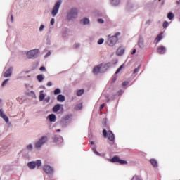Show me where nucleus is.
Wrapping results in <instances>:
<instances>
[{
  "mask_svg": "<svg viewBox=\"0 0 180 180\" xmlns=\"http://www.w3.org/2000/svg\"><path fill=\"white\" fill-rule=\"evenodd\" d=\"M119 36H120V32H116L115 35L112 36L108 35L106 41L108 46L110 47H113V46H115L117 41H119Z\"/></svg>",
  "mask_w": 180,
  "mask_h": 180,
  "instance_id": "f257e3e1",
  "label": "nucleus"
},
{
  "mask_svg": "<svg viewBox=\"0 0 180 180\" xmlns=\"http://www.w3.org/2000/svg\"><path fill=\"white\" fill-rule=\"evenodd\" d=\"M78 16V9L72 8L68 13L67 18L68 20H72V19H75Z\"/></svg>",
  "mask_w": 180,
  "mask_h": 180,
  "instance_id": "f03ea898",
  "label": "nucleus"
},
{
  "mask_svg": "<svg viewBox=\"0 0 180 180\" xmlns=\"http://www.w3.org/2000/svg\"><path fill=\"white\" fill-rule=\"evenodd\" d=\"M103 137L106 139L108 137V140L110 141H115V134L112 131H106V129L103 130Z\"/></svg>",
  "mask_w": 180,
  "mask_h": 180,
  "instance_id": "7ed1b4c3",
  "label": "nucleus"
},
{
  "mask_svg": "<svg viewBox=\"0 0 180 180\" xmlns=\"http://www.w3.org/2000/svg\"><path fill=\"white\" fill-rule=\"evenodd\" d=\"M39 56V49H33L27 53V58H36Z\"/></svg>",
  "mask_w": 180,
  "mask_h": 180,
  "instance_id": "20e7f679",
  "label": "nucleus"
},
{
  "mask_svg": "<svg viewBox=\"0 0 180 180\" xmlns=\"http://www.w3.org/2000/svg\"><path fill=\"white\" fill-rule=\"evenodd\" d=\"M27 166L30 169H34L36 167H41V160H38L36 162H28Z\"/></svg>",
  "mask_w": 180,
  "mask_h": 180,
  "instance_id": "39448f33",
  "label": "nucleus"
},
{
  "mask_svg": "<svg viewBox=\"0 0 180 180\" xmlns=\"http://www.w3.org/2000/svg\"><path fill=\"white\" fill-rule=\"evenodd\" d=\"M48 140L47 136H42L35 144L37 148H41V146L44 144Z\"/></svg>",
  "mask_w": 180,
  "mask_h": 180,
  "instance_id": "423d86ee",
  "label": "nucleus"
},
{
  "mask_svg": "<svg viewBox=\"0 0 180 180\" xmlns=\"http://www.w3.org/2000/svg\"><path fill=\"white\" fill-rule=\"evenodd\" d=\"M60 6H61V1H57L52 10V15L53 17L56 16L57 13H58V9H60Z\"/></svg>",
  "mask_w": 180,
  "mask_h": 180,
  "instance_id": "0eeeda50",
  "label": "nucleus"
},
{
  "mask_svg": "<svg viewBox=\"0 0 180 180\" xmlns=\"http://www.w3.org/2000/svg\"><path fill=\"white\" fill-rule=\"evenodd\" d=\"M110 162H118L119 164H121V165L127 164V161L120 160V158L117 156H114L112 159L110 160Z\"/></svg>",
  "mask_w": 180,
  "mask_h": 180,
  "instance_id": "6e6552de",
  "label": "nucleus"
},
{
  "mask_svg": "<svg viewBox=\"0 0 180 180\" xmlns=\"http://www.w3.org/2000/svg\"><path fill=\"white\" fill-rule=\"evenodd\" d=\"M43 169L46 174H53L54 172V169L50 165H44Z\"/></svg>",
  "mask_w": 180,
  "mask_h": 180,
  "instance_id": "1a4fd4ad",
  "label": "nucleus"
},
{
  "mask_svg": "<svg viewBox=\"0 0 180 180\" xmlns=\"http://www.w3.org/2000/svg\"><path fill=\"white\" fill-rule=\"evenodd\" d=\"M13 70V68H9L5 72L4 75V77H5V78H7L8 77H11V75H12V70Z\"/></svg>",
  "mask_w": 180,
  "mask_h": 180,
  "instance_id": "9d476101",
  "label": "nucleus"
},
{
  "mask_svg": "<svg viewBox=\"0 0 180 180\" xmlns=\"http://www.w3.org/2000/svg\"><path fill=\"white\" fill-rule=\"evenodd\" d=\"M0 116L5 120L6 123H8L9 122V118H8V116L5 115L4 114V110L2 109H0Z\"/></svg>",
  "mask_w": 180,
  "mask_h": 180,
  "instance_id": "9b49d317",
  "label": "nucleus"
},
{
  "mask_svg": "<svg viewBox=\"0 0 180 180\" xmlns=\"http://www.w3.org/2000/svg\"><path fill=\"white\" fill-rule=\"evenodd\" d=\"M167 49H165V46H160L158 48V53L159 54H165V51Z\"/></svg>",
  "mask_w": 180,
  "mask_h": 180,
  "instance_id": "f8f14e48",
  "label": "nucleus"
},
{
  "mask_svg": "<svg viewBox=\"0 0 180 180\" xmlns=\"http://www.w3.org/2000/svg\"><path fill=\"white\" fill-rule=\"evenodd\" d=\"M102 68V65H98V66L94 67L93 69L94 74H99L101 72V68Z\"/></svg>",
  "mask_w": 180,
  "mask_h": 180,
  "instance_id": "ddd939ff",
  "label": "nucleus"
},
{
  "mask_svg": "<svg viewBox=\"0 0 180 180\" xmlns=\"http://www.w3.org/2000/svg\"><path fill=\"white\" fill-rule=\"evenodd\" d=\"M117 56H123L124 54V48L120 46L117 50Z\"/></svg>",
  "mask_w": 180,
  "mask_h": 180,
  "instance_id": "4468645a",
  "label": "nucleus"
},
{
  "mask_svg": "<svg viewBox=\"0 0 180 180\" xmlns=\"http://www.w3.org/2000/svg\"><path fill=\"white\" fill-rule=\"evenodd\" d=\"M150 162L155 168H157V167H158V162H157V160L150 159Z\"/></svg>",
  "mask_w": 180,
  "mask_h": 180,
  "instance_id": "2eb2a0df",
  "label": "nucleus"
},
{
  "mask_svg": "<svg viewBox=\"0 0 180 180\" xmlns=\"http://www.w3.org/2000/svg\"><path fill=\"white\" fill-rule=\"evenodd\" d=\"M57 101L58 102H64L65 101V97L61 94L57 96Z\"/></svg>",
  "mask_w": 180,
  "mask_h": 180,
  "instance_id": "dca6fc26",
  "label": "nucleus"
},
{
  "mask_svg": "<svg viewBox=\"0 0 180 180\" xmlns=\"http://www.w3.org/2000/svg\"><path fill=\"white\" fill-rule=\"evenodd\" d=\"M44 98H46V96L43 93V91H41L40 94H39V101H40V102H43V101H44Z\"/></svg>",
  "mask_w": 180,
  "mask_h": 180,
  "instance_id": "f3484780",
  "label": "nucleus"
},
{
  "mask_svg": "<svg viewBox=\"0 0 180 180\" xmlns=\"http://www.w3.org/2000/svg\"><path fill=\"white\" fill-rule=\"evenodd\" d=\"M49 119L50 122H56V115L51 114L49 115Z\"/></svg>",
  "mask_w": 180,
  "mask_h": 180,
  "instance_id": "a211bd4d",
  "label": "nucleus"
},
{
  "mask_svg": "<svg viewBox=\"0 0 180 180\" xmlns=\"http://www.w3.org/2000/svg\"><path fill=\"white\" fill-rule=\"evenodd\" d=\"M120 4V0H111V5L113 6H117Z\"/></svg>",
  "mask_w": 180,
  "mask_h": 180,
  "instance_id": "6ab92c4d",
  "label": "nucleus"
},
{
  "mask_svg": "<svg viewBox=\"0 0 180 180\" xmlns=\"http://www.w3.org/2000/svg\"><path fill=\"white\" fill-rule=\"evenodd\" d=\"M61 106L60 105V104H57L53 108V112H58V110H60Z\"/></svg>",
  "mask_w": 180,
  "mask_h": 180,
  "instance_id": "aec40b11",
  "label": "nucleus"
},
{
  "mask_svg": "<svg viewBox=\"0 0 180 180\" xmlns=\"http://www.w3.org/2000/svg\"><path fill=\"white\" fill-rule=\"evenodd\" d=\"M80 23L82 25H88V23H89V19L84 18L83 20H80Z\"/></svg>",
  "mask_w": 180,
  "mask_h": 180,
  "instance_id": "412c9836",
  "label": "nucleus"
},
{
  "mask_svg": "<svg viewBox=\"0 0 180 180\" xmlns=\"http://www.w3.org/2000/svg\"><path fill=\"white\" fill-rule=\"evenodd\" d=\"M162 34H163V33L161 32L160 34H159L158 35V37H157L156 39H155V41H157V43H158V41L162 40Z\"/></svg>",
  "mask_w": 180,
  "mask_h": 180,
  "instance_id": "4be33fe9",
  "label": "nucleus"
},
{
  "mask_svg": "<svg viewBox=\"0 0 180 180\" xmlns=\"http://www.w3.org/2000/svg\"><path fill=\"white\" fill-rule=\"evenodd\" d=\"M138 44L141 49H143V47H144V41H143V39H140L138 42Z\"/></svg>",
  "mask_w": 180,
  "mask_h": 180,
  "instance_id": "5701e85b",
  "label": "nucleus"
},
{
  "mask_svg": "<svg viewBox=\"0 0 180 180\" xmlns=\"http://www.w3.org/2000/svg\"><path fill=\"white\" fill-rule=\"evenodd\" d=\"M175 15H174V13H172V12H169L168 14H167V18L168 19H169V20H172V19H174V17Z\"/></svg>",
  "mask_w": 180,
  "mask_h": 180,
  "instance_id": "b1692460",
  "label": "nucleus"
},
{
  "mask_svg": "<svg viewBox=\"0 0 180 180\" xmlns=\"http://www.w3.org/2000/svg\"><path fill=\"white\" fill-rule=\"evenodd\" d=\"M82 109V103H79L75 107V110H81Z\"/></svg>",
  "mask_w": 180,
  "mask_h": 180,
  "instance_id": "393cba45",
  "label": "nucleus"
},
{
  "mask_svg": "<svg viewBox=\"0 0 180 180\" xmlns=\"http://www.w3.org/2000/svg\"><path fill=\"white\" fill-rule=\"evenodd\" d=\"M124 68V65H122L120 68H118V69L115 72V74H119V72H120Z\"/></svg>",
  "mask_w": 180,
  "mask_h": 180,
  "instance_id": "a878e982",
  "label": "nucleus"
},
{
  "mask_svg": "<svg viewBox=\"0 0 180 180\" xmlns=\"http://www.w3.org/2000/svg\"><path fill=\"white\" fill-rule=\"evenodd\" d=\"M37 79L39 82H41L43 79H44V77H43V75H39L37 76Z\"/></svg>",
  "mask_w": 180,
  "mask_h": 180,
  "instance_id": "bb28decb",
  "label": "nucleus"
},
{
  "mask_svg": "<svg viewBox=\"0 0 180 180\" xmlns=\"http://www.w3.org/2000/svg\"><path fill=\"white\" fill-rule=\"evenodd\" d=\"M83 94H84V89L78 90L77 92V96H81Z\"/></svg>",
  "mask_w": 180,
  "mask_h": 180,
  "instance_id": "cd10ccee",
  "label": "nucleus"
},
{
  "mask_svg": "<svg viewBox=\"0 0 180 180\" xmlns=\"http://www.w3.org/2000/svg\"><path fill=\"white\" fill-rule=\"evenodd\" d=\"M58 94H61V90H60V89H56L54 91V95H58Z\"/></svg>",
  "mask_w": 180,
  "mask_h": 180,
  "instance_id": "c85d7f7f",
  "label": "nucleus"
},
{
  "mask_svg": "<svg viewBox=\"0 0 180 180\" xmlns=\"http://www.w3.org/2000/svg\"><path fill=\"white\" fill-rule=\"evenodd\" d=\"M92 150L94 151V153H96V155H101V153H99V152L96 151V148L94 147L92 148Z\"/></svg>",
  "mask_w": 180,
  "mask_h": 180,
  "instance_id": "c756f323",
  "label": "nucleus"
},
{
  "mask_svg": "<svg viewBox=\"0 0 180 180\" xmlns=\"http://www.w3.org/2000/svg\"><path fill=\"white\" fill-rule=\"evenodd\" d=\"M131 180H141V177L139 176L135 175Z\"/></svg>",
  "mask_w": 180,
  "mask_h": 180,
  "instance_id": "7c9ffc66",
  "label": "nucleus"
},
{
  "mask_svg": "<svg viewBox=\"0 0 180 180\" xmlns=\"http://www.w3.org/2000/svg\"><path fill=\"white\" fill-rule=\"evenodd\" d=\"M8 81H9V79H6V80H4L1 84V86H5L6 84H8Z\"/></svg>",
  "mask_w": 180,
  "mask_h": 180,
  "instance_id": "2f4dec72",
  "label": "nucleus"
},
{
  "mask_svg": "<svg viewBox=\"0 0 180 180\" xmlns=\"http://www.w3.org/2000/svg\"><path fill=\"white\" fill-rule=\"evenodd\" d=\"M163 27H164V29H167V27H168V22L167 21L164 22Z\"/></svg>",
  "mask_w": 180,
  "mask_h": 180,
  "instance_id": "473e14b6",
  "label": "nucleus"
},
{
  "mask_svg": "<svg viewBox=\"0 0 180 180\" xmlns=\"http://www.w3.org/2000/svg\"><path fill=\"white\" fill-rule=\"evenodd\" d=\"M103 41H105V39H103V38H101V39L98 41V44H103Z\"/></svg>",
  "mask_w": 180,
  "mask_h": 180,
  "instance_id": "72a5a7b5",
  "label": "nucleus"
},
{
  "mask_svg": "<svg viewBox=\"0 0 180 180\" xmlns=\"http://www.w3.org/2000/svg\"><path fill=\"white\" fill-rule=\"evenodd\" d=\"M140 70V66H139L138 68H135L134 70V74H137V72H139V70Z\"/></svg>",
  "mask_w": 180,
  "mask_h": 180,
  "instance_id": "f704fd0d",
  "label": "nucleus"
},
{
  "mask_svg": "<svg viewBox=\"0 0 180 180\" xmlns=\"http://www.w3.org/2000/svg\"><path fill=\"white\" fill-rule=\"evenodd\" d=\"M27 150H32V149L33 148V146H32V144H30L27 146Z\"/></svg>",
  "mask_w": 180,
  "mask_h": 180,
  "instance_id": "c9c22d12",
  "label": "nucleus"
},
{
  "mask_svg": "<svg viewBox=\"0 0 180 180\" xmlns=\"http://www.w3.org/2000/svg\"><path fill=\"white\" fill-rule=\"evenodd\" d=\"M127 85H129V82H124L122 83V86H127Z\"/></svg>",
  "mask_w": 180,
  "mask_h": 180,
  "instance_id": "e433bc0d",
  "label": "nucleus"
},
{
  "mask_svg": "<svg viewBox=\"0 0 180 180\" xmlns=\"http://www.w3.org/2000/svg\"><path fill=\"white\" fill-rule=\"evenodd\" d=\"M73 47H74V49H78V47H79V44H75L73 45Z\"/></svg>",
  "mask_w": 180,
  "mask_h": 180,
  "instance_id": "4c0bfd02",
  "label": "nucleus"
},
{
  "mask_svg": "<svg viewBox=\"0 0 180 180\" xmlns=\"http://www.w3.org/2000/svg\"><path fill=\"white\" fill-rule=\"evenodd\" d=\"M70 119V115L66 116L65 118L62 120V122H64V120H68Z\"/></svg>",
  "mask_w": 180,
  "mask_h": 180,
  "instance_id": "58836bf2",
  "label": "nucleus"
},
{
  "mask_svg": "<svg viewBox=\"0 0 180 180\" xmlns=\"http://www.w3.org/2000/svg\"><path fill=\"white\" fill-rule=\"evenodd\" d=\"M40 71H46V68L44 67V66H41L40 68H39Z\"/></svg>",
  "mask_w": 180,
  "mask_h": 180,
  "instance_id": "ea45409f",
  "label": "nucleus"
},
{
  "mask_svg": "<svg viewBox=\"0 0 180 180\" xmlns=\"http://www.w3.org/2000/svg\"><path fill=\"white\" fill-rule=\"evenodd\" d=\"M104 108H105V103L101 104L100 106V110H102V109H103Z\"/></svg>",
  "mask_w": 180,
  "mask_h": 180,
  "instance_id": "a19ab883",
  "label": "nucleus"
},
{
  "mask_svg": "<svg viewBox=\"0 0 180 180\" xmlns=\"http://www.w3.org/2000/svg\"><path fill=\"white\" fill-rule=\"evenodd\" d=\"M103 20L102 19V18H99L98 20V23H103Z\"/></svg>",
  "mask_w": 180,
  "mask_h": 180,
  "instance_id": "79ce46f5",
  "label": "nucleus"
},
{
  "mask_svg": "<svg viewBox=\"0 0 180 180\" xmlns=\"http://www.w3.org/2000/svg\"><path fill=\"white\" fill-rule=\"evenodd\" d=\"M43 29H44V25H41L39 27V30L40 32H41V30H43Z\"/></svg>",
  "mask_w": 180,
  "mask_h": 180,
  "instance_id": "37998d69",
  "label": "nucleus"
},
{
  "mask_svg": "<svg viewBox=\"0 0 180 180\" xmlns=\"http://www.w3.org/2000/svg\"><path fill=\"white\" fill-rule=\"evenodd\" d=\"M51 85H53V83L51 82H49L47 83V86H51Z\"/></svg>",
  "mask_w": 180,
  "mask_h": 180,
  "instance_id": "c03bdc74",
  "label": "nucleus"
},
{
  "mask_svg": "<svg viewBox=\"0 0 180 180\" xmlns=\"http://www.w3.org/2000/svg\"><path fill=\"white\" fill-rule=\"evenodd\" d=\"M51 25H54V18H52L51 20Z\"/></svg>",
  "mask_w": 180,
  "mask_h": 180,
  "instance_id": "a18cd8bd",
  "label": "nucleus"
},
{
  "mask_svg": "<svg viewBox=\"0 0 180 180\" xmlns=\"http://www.w3.org/2000/svg\"><path fill=\"white\" fill-rule=\"evenodd\" d=\"M49 56H51V52H50V51H49V52L46 53V57H49Z\"/></svg>",
  "mask_w": 180,
  "mask_h": 180,
  "instance_id": "49530a36",
  "label": "nucleus"
},
{
  "mask_svg": "<svg viewBox=\"0 0 180 180\" xmlns=\"http://www.w3.org/2000/svg\"><path fill=\"white\" fill-rule=\"evenodd\" d=\"M136 49H134V50L132 51V52H131V54H136Z\"/></svg>",
  "mask_w": 180,
  "mask_h": 180,
  "instance_id": "de8ad7c7",
  "label": "nucleus"
},
{
  "mask_svg": "<svg viewBox=\"0 0 180 180\" xmlns=\"http://www.w3.org/2000/svg\"><path fill=\"white\" fill-rule=\"evenodd\" d=\"M122 93H123V91H122V90H120L119 94H120V95H122Z\"/></svg>",
  "mask_w": 180,
  "mask_h": 180,
  "instance_id": "09e8293b",
  "label": "nucleus"
},
{
  "mask_svg": "<svg viewBox=\"0 0 180 180\" xmlns=\"http://www.w3.org/2000/svg\"><path fill=\"white\" fill-rule=\"evenodd\" d=\"M11 22H13V15H11Z\"/></svg>",
  "mask_w": 180,
  "mask_h": 180,
  "instance_id": "8fccbe9b",
  "label": "nucleus"
},
{
  "mask_svg": "<svg viewBox=\"0 0 180 180\" xmlns=\"http://www.w3.org/2000/svg\"><path fill=\"white\" fill-rule=\"evenodd\" d=\"M116 81V77L112 78V82H115Z\"/></svg>",
  "mask_w": 180,
  "mask_h": 180,
  "instance_id": "3c124183",
  "label": "nucleus"
},
{
  "mask_svg": "<svg viewBox=\"0 0 180 180\" xmlns=\"http://www.w3.org/2000/svg\"><path fill=\"white\" fill-rule=\"evenodd\" d=\"M56 131H57L58 133H60V131H61V129H58Z\"/></svg>",
  "mask_w": 180,
  "mask_h": 180,
  "instance_id": "603ef678",
  "label": "nucleus"
},
{
  "mask_svg": "<svg viewBox=\"0 0 180 180\" xmlns=\"http://www.w3.org/2000/svg\"><path fill=\"white\" fill-rule=\"evenodd\" d=\"M91 144L94 145V144H95V142L91 141Z\"/></svg>",
  "mask_w": 180,
  "mask_h": 180,
  "instance_id": "864d4df0",
  "label": "nucleus"
},
{
  "mask_svg": "<svg viewBox=\"0 0 180 180\" xmlns=\"http://www.w3.org/2000/svg\"><path fill=\"white\" fill-rule=\"evenodd\" d=\"M46 101H47V102H49V101H50V98H49V99H46Z\"/></svg>",
  "mask_w": 180,
  "mask_h": 180,
  "instance_id": "5fc2aeb1",
  "label": "nucleus"
},
{
  "mask_svg": "<svg viewBox=\"0 0 180 180\" xmlns=\"http://www.w3.org/2000/svg\"><path fill=\"white\" fill-rule=\"evenodd\" d=\"M46 101H47V102H49V101H50V98H49V99H46Z\"/></svg>",
  "mask_w": 180,
  "mask_h": 180,
  "instance_id": "6e6d98bb",
  "label": "nucleus"
},
{
  "mask_svg": "<svg viewBox=\"0 0 180 180\" xmlns=\"http://www.w3.org/2000/svg\"><path fill=\"white\" fill-rule=\"evenodd\" d=\"M177 4L179 5V1H177Z\"/></svg>",
  "mask_w": 180,
  "mask_h": 180,
  "instance_id": "4d7b16f0",
  "label": "nucleus"
},
{
  "mask_svg": "<svg viewBox=\"0 0 180 180\" xmlns=\"http://www.w3.org/2000/svg\"><path fill=\"white\" fill-rule=\"evenodd\" d=\"M108 102H109V99L108 100Z\"/></svg>",
  "mask_w": 180,
  "mask_h": 180,
  "instance_id": "13d9d810",
  "label": "nucleus"
}]
</instances>
